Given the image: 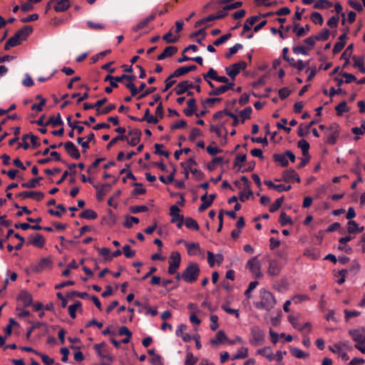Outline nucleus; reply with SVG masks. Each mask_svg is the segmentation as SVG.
Returning <instances> with one entry per match:
<instances>
[{"instance_id": "nucleus-49", "label": "nucleus", "mask_w": 365, "mask_h": 365, "mask_svg": "<svg viewBox=\"0 0 365 365\" xmlns=\"http://www.w3.org/2000/svg\"><path fill=\"white\" fill-rule=\"evenodd\" d=\"M163 147L164 145L163 144L156 143L155 145V153L160 155H163L165 158H168L170 153L168 151L162 150L161 148Z\"/></svg>"}, {"instance_id": "nucleus-42", "label": "nucleus", "mask_w": 365, "mask_h": 365, "mask_svg": "<svg viewBox=\"0 0 365 365\" xmlns=\"http://www.w3.org/2000/svg\"><path fill=\"white\" fill-rule=\"evenodd\" d=\"M248 356V349L241 348L238 350L237 353L232 357V360L245 359Z\"/></svg>"}, {"instance_id": "nucleus-10", "label": "nucleus", "mask_w": 365, "mask_h": 365, "mask_svg": "<svg viewBox=\"0 0 365 365\" xmlns=\"http://www.w3.org/2000/svg\"><path fill=\"white\" fill-rule=\"evenodd\" d=\"M194 88V85L189 81L180 82L173 89L177 95H182L186 93L189 89Z\"/></svg>"}, {"instance_id": "nucleus-24", "label": "nucleus", "mask_w": 365, "mask_h": 365, "mask_svg": "<svg viewBox=\"0 0 365 365\" xmlns=\"http://www.w3.org/2000/svg\"><path fill=\"white\" fill-rule=\"evenodd\" d=\"M185 245L189 255H196L200 250V245L197 242H185Z\"/></svg>"}, {"instance_id": "nucleus-40", "label": "nucleus", "mask_w": 365, "mask_h": 365, "mask_svg": "<svg viewBox=\"0 0 365 365\" xmlns=\"http://www.w3.org/2000/svg\"><path fill=\"white\" fill-rule=\"evenodd\" d=\"M284 200V197H281L277 198L274 203H272L269 207V212H274L282 206L283 202Z\"/></svg>"}, {"instance_id": "nucleus-28", "label": "nucleus", "mask_w": 365, "mask_h": 365, "mask_svg": "<svg viewBox=\"0 0 365 365\" xmlns=\"http://www.w3.org/2000/svg\"><path fill=\"white\" fill-rule=\"evenodd\" d=\"M309 31L310 26L309 24H307L304 27H298V24H296L293 28V31L296 33L298 38L305 36Z\"/></svg>"}, {"instance_id": "nucleus-15", "label": "nucleus", "mask_w": 365, "mask_h": 365, "mask_svg": "<svg viewBox=\"0 0 365 365\" xmlns=\"http://www.w3.org/2000/svg\"><path fill=\"white\" fill-rule=\"evenodd\" d=\"M282 180L287 182H291L292 180H295L297 182H300L301 181L299 176L293 169L283 171Z\"/></svg>"}, {"instance_id": "nucleus-1", "label": "nucleus", "mask_w": 365, "mask_h": 365, "mask_svg": "<svg viewBox=\"0 0 365 365\" xmlns=\"http://www.w3.org/2000/svg\"><path fill=\"white\" fill-rule=\"evenodd\" d=\"M260 298L261 301L255 303V307L257 309L269 311L276 304V299L273 294L264 289L260 290Z\"/></svg>"}, {"instance_id": "nucleus-25", "label": "nucleus", "mask_w": 365, "mask_h": 365, "mask_svg": "<svg viewBox=\"0 0 365 365\" xmlns=\"http://www.w3.org/2000/svg\"><path fill=\"white\" fill-rule=\"evenodd\" d=\"M227 338L224 331L220 330L216 334L215 338L210 340V344L212 345H217L222 343L224 341H227Z\"/></svg>"}, {"instance_id": "nucleus-47", "label": "nucleus", "mask_w": 365, "mask_h": 365, "mask_svg": "<svg viewBox=\"0 0 365 365\" xmlns=\"http://www.w3.org/2000/svg\"><path fill=\"white\" fill-rule=\"evenodd\" d=\"M339 135V132L331 133L328 134L327 140H326V143L329 145H334L337 140Z\"/></svg>"}, {"instance_id": "nucleus-50", "label": "nucleus", "mask_w": 365, "mask_h": 365, "mask_svg": "<svg viewBox=\"0 0 365 365\" xmlns=\"http://www.w3.org/2000/svg\"><path fill=\"white\" fill-rule=\"evenodd\" d=\"M245 190L247 192L246 193L243 192L240 193L239 199L241 202H245L253 195V192L250 190V187H245Z\"/></svg>"}, {"instance_id": "nucleus-29", "label": "nucleus", "mask_w": 365, "mask_h": 365, "mask_svg": "<svg viewBox=\"0 0 365 365\" xmlns=\"http://www.w3.org/2000/svg\"><path fill=\"white\" fill-rule=\"evenodd\" d=\"M247 267L252 273H256V271L260 269L259 262L257 257H255L247 262Z\"/></svg>"}, {"instance_id": "nucleus-34", "label": "nucleus", "mask_w": 365, "mask_h": 365, "mask_svg": "<svg viewBox=\"0 0 365 365\" xmlns=\"http://www.w3.org/2000/svg\"><path fill=\"white\" fill-rule=\"evenodd\" d=\"M257 353L262 356H264L269 361H272L274 359L272 351L271 348L269 346H265L261 349H259L257 351Z\"/></svg>"}, {"instance_id": "nucleus-11", "label": "nucleus", "mask_w": 365, "mask_h": 365, "mask_svg": "<svg viewBox=\"0 0 365 365\" xmlns=\"http://www.w3.org/2000/svg\"><path fill=\"white\" fill-rule=\"evenodd\" d=\"M104 346V343L98 344L95 345V349L97 351L98 356L103 359L101 363L103 365H110L113 361V357L110 355L104 354L101 350V347Z\"/></svg>"}, {"instance_id": "nucleus-64", "label": "nucleus", "mask_w": 365, "mask_h": 365, "mask_svg": "<svg viewBox=\"0 0 365 365\" xmlns=\"http://www.w3.org/2000/svg\"><path fill=\"white\" fill-rule=\"evenodd\" d=\"M133 223H139V219L136 217L131 216L124 222L123 225L127 228H130L132 227Z\"/></svg>"}, {"instance_id": "nucleus-59", "label": "nucleus", "mask_w": 365, "mask_h": 365, "mask_svg": "<svg viewBox=\"0 0 365 365\" xmlns=\"http://www.w3.org/2000/svg\"><path fill=\"white\" fill-rule=\"evenodd\" d=\"M252 113V108L250 106L246 107L244 110L240 112V116L243 120L249 119Z\"/></svg>"}, {"instance_id": "nucleus-4", "label": "nucleus", "mask_w": 365, "mask_h": 365, "mask_svg": "<svg viewBox=\"0 0 365 365\" xmlns=\"http://www.w3.org/2000/svg\"><path fill=\"white\" fill-rule=\"evenodd\" d=\"M247 66L246 62L240 61L237 63H233L230 66L225 67V71L227 76L234 81L236 76L240 73L241 71L245 70Z\"/></svg>"}, {"instance_id": "nucleus-12", "label": "nucleus", "mask_w": 365, "mask_h": 365, "mask_svg": "<svg viewBox=\"0 0 365 365\" xmlns=\"http://www.w3.org/2000/svg\"><path fill=\"white\" fill-rule=\"evenodd\" d=\"M141 135H142V133L140 129L135 128V129L130 130L128 132V135H130V136H132V138L130 140L128 138V140H126L128 141V145L130 146L136 145L140 140Z\"/></svg>"}, {"instance_id": "nucleus-18", "label": "nucleus", "mask_w": 365, "mask_h": 365, "mask_svg": "<svg viewBox=\"0 0 365 365\" xmlns=\"http://www.w3.org/2000/svg\"><path fill=\"white\" fill-rule=\"evenodd\" d=\"M45 242V239L41 235L36 234L33 237H30L28 243L36 247L41 248L44 246Z\"/></svg>"}, {"instance_id": "nucleus-46", "label": "nucleus", "mask_w": 365, "mask_h": 365, "mask_svg": "<svg viewBox=\"0 0 365 365\" xmlns=\"http://www.w3.org/2000/svg\"><path fill=\"white\" fill-rule=\"evenodd\" d=\"M128 140V135H118L113 138L107 145L106 148L110 149L115 143H116L118 140Z\"/></svg>"}, {"instance_id": "nucleus-5", "label": "nucleus", "mask_w": 365, "mask_h": 365, "mask_svg": "<svg viewBox=\"0 0 365 365\" xmlns=\"http://www.w3.org/2000/svg\"><path fill=\"white\" fill-rule=\"evenodd\" d=\"M33 28L31 26H25L19 30L12 37L9 38L16 46L21 44L22 41H25L32 33Z\"/></svg>"}, {"instance_id": "nucleus-44", "label": "nucleus", "mask_w": 365, "mask_h": 365, "mask_svg": "<svg viewBox=\"0 0 365 365\" xmlns=\"http://www.w3.org/2000/svg\"><path fill=\"white\" fill-rule=\"evenodd\" d=\"M242 48V45L240 43H237L235 46H232L229 49V52L225 53V58H230L232 55L235 54L239 50Z\"/></svg>"}, {"instance_id": "nucleus-17", "label": "nucleus", "mask_w": 365, "mask_h": 365, "mask_svg": "<svg viewBox=\"0 0 365 365\" xmlns=\"http://www.w3.org/2000/svg\"><path fill=\"white\" fill-rule=\"evenodd\" d=\"M197 69V66L195 65H190L188 66H182L176 69L173 73L172 77H180L183 76L189 72L194 71Z\"/></svg>"}, {"instance_id": "nucleus-61", "label": "nucleus", "mask_w": 365, "mask_h": 365, "mask_svg": "<svg viewBox=\"0 0 365 365\" xmlns=\"http://www.w3.org/2000/svg\"><path fill=\"white\" fill-rule=\"evenodd\" d=\"M36 354L41 358L43 362L46 365H52L54 363L53 359L46 354H41L40 352H36Z\"/></svg>"}, {"instance_id": "nucleus-45", "label": "nucleus", "mask_w": 365, "mask_h": 365, "mask_svg": "<svg viewBox=\"0 0 365 365\" xmlns=\"http://www.w3.org/2000/svg\"><path fill=\"white\" fill-rule=\"evenodd\" d=\"M279 222L282 226H285L287 224H292V219L287 215L284 212H282L279 216Z\"/></svg>"}, {"instance_id": "nucleus-55", "label": "nucleus", "mask_w": 365, "mask_h": 365, "mask_svg": "<svg viewBox=\"0 0 365 365\" xmlns=\"http://www.w3.org/2000/svg\"><path fill=\"white\" fill-rule=\"evenodd\" d=\"M175 77H172V73L165 80V86L164 88L163 89V92L167 91L168 89H170L175 83V81L173 80Z\"/></svg>"}, {"instance_id": "nucleus-6", "label": "nucleus", "mask_w": 365, "mask_h": 365, "mask_svg": "<svg viewBox=\"0 0 365 365\" xmlns=\"http://www.w3.org/2000/svg\"><path fill=\"white\" fill-rule=\"evenodd\" d=\"M181 257L178 252H173L170 256L168 273L174 274L180 265Z\"/></svg>"}, {"instance_id": "nucleus-53", "label": "nucleus", "mask_w": 365, "mask_h": 365, "mask_svg": "<svg viewBox=\"0 0 365 365\" xmlns=\"http://www.w3.org/2000/svg\"><path fill=\"white\" fill-rule=\"evenodd\" d=\"M78 123H82L86 125H89V123L87 120L85 121H75V125L73 126V130H76L78 135H81L83 130L84 128L83 126L78 125Z\"/></svg>"}, {"instance_id": "nucleus-57", "label": "nucleus", "mask_w": 365, "mask_h": 365, "mask_svg": "<svg viewBox=\"0 0 365 365\" xmlns=\"http://www.w3.org/2000/svg\"><path fill=\"white\" fill-rule=\"evenodd\" d=\"M311 19L314 24H319L320 25L323 24V17L319 12H313L311 15Z\"/></svg>"}, {"instance_id": "nucleus-60", "label": "nucleus", "mask_w": 365, "mask_h": 365, "mask_svg": "<svg viewBox=\"0 0 365 365\" xmlns=\"http://www.w3.org/2000/svg\"><path fill=\"white\" fill-rule=\"evenodd\" d=\"M173 34L172 31L170 30L167 34H165L163 36V39L166 41L168 43H173L178 41V37L177 38H172Z\"/></svg>"}, {"instance_id": "nucleus-48", "label": "nucleus", "mask_w": 365, "mask_h": 365, "mask_svg": "<svg viewBox=\"0 0 365 365\" xmlns=\"http://www.w3.org/2000/svg\"><path fill=\"white\" fill-rule=\"evenodd\" d=\"M177 51H178V48L176 46H167L164 49L163 53L166 56V58H168V57H170V56H173L175 53H177Z\"/></svg>"}, {"instance_id": "nucleus-52", "label": "nucleus", "mask_w": 365, "mask_h": 365, "mask_svg": "<svg viewBox=\"0 0 365 365\" xmlns=\"http://www.w3.org/2000/svg\"><path fill=\"white\" fill-rule=\"evenodd\" d=\"M353 48V44L349 45L346 50L341 54V58L346 60V63H349V58L352 53Z\"/></svg>"}, {"instance_id": "nucleus-7", "label": "nucleus", "mask_w": 365, "mask_h": 365, "mask_svg": "<svg viewBox=\"0 0 365 365\" xmlns=\"http://www.w3.org/2000/svg\"><path fill=\"white\" fill-rule=\"evenodd\" d=\"M180 210L177 205H172L170 208V215L172 217L171 222L176 223L178 228L183 225L184 217L179 214Z\"/></svg>"}, {"instance_id": "nucleus-27", "label": "nucleus", "mask_w": 365, "mask_h": 365, "mask_svg": "<svg viewBox=\"0 0 365 365\" xmlns=\"http://www.w3.org/2000/svg\"><path fill=\"white\" fill-rule=\"evenodd\" d=\"M289 351L292 356L297 359H306L309 354L297 347H291Z\"/></svg>"}, {"instance_id": "nucleus-19", "label": "nucleus", "mask_w": 365, "mask_h": 365, "mask_svg": "<svg viewBox=\"0 0 365 365\" xmlns=\"http://www.w3.org/2000/svg\"><path fill=\"white\" fill-rule=\"evenodd\" d=\"M51 264V260L48 257H43L40 259V261L33 267V270L35 272H40L45 268L49 267Z\"/></svg>"}, {"instance_id": "nucleus-2", "label": "nucleus", "mask_w": 365, "mask_h": 365, "mask_svg": "<svg viewBox=\"0 0 365 365\" xmlns=\"http://www.w3.org/2000/svg\"><path fill=\"white\" fill-rule=\"evenodd\" d=\"M200 270L196 262H190L186 269L182 272V280L187 283L195 282L200 274Z\"/></svg>"}, {"instance_id": "nucleus-31", "label": "nucleus", "mask_w": 365, "mask_h": 365, "mask_svg": "<svg viewBox=\"0 0 365 365\" xmlns=\"http://www.w3.org/2000/svg\"><path fill=\"white\" fill-rule=\"evenodd\" d=\"M297 146L302 150V155L304 156L309 155V143L304 139H302L298 141Z\"/></svg>"}, {"instance_id": "nucleus-26", "label": "nucleus", "mask_w": 365, "mask_h": 365, "mask_svg": "<svg viewBox=\"0 0 365 365\" xmlns=\"http://www.w3.org/2000/svg\"><path fill=\"white\" fill-rule=\"evenodd\" d=\"M63 122L61 119V114L59 113H57L56 118L54 116H51L46 122H45V125H51L52 127H57L58 125H63Z\"/></svg>"}, {"instance_id": "nucleus-35", "label": "nucleus", "mask_w": 365, "mask_h": 365, "mask_svg": "<svg viewBox=\"0 0 365 365\" xmlns=\"http://www.w3.org/2000/svg\"><path fill=\"white\" fill-rule=\"evenodd\" d=\"M80 217L81 218H84V219H87V220H94V219L97 218L98 215L94 210H91V209H87V210H85L84 211H83L80 214Z\"/></svg>"}, {"instance_id": "nucleus-8", "label": "nucleus", "mask_w": 365, "mask_h": 365, "mask_svg": "<svg viewBox=\"0 0 365 365\" xmlns=\"http://www.w3.org/2000/svg\"><path fill=\"white\" fill-rule=\"evenodd\" d=\"M349 335L352 339L356 342V344L365 343V329L361 327L359 329H350L349 331Z\"/></svg>"}, {"instance_id": "nucleus-22", "label": "nucleus", "mask_w": 365, "mask_h": 365, "mask_svg": "<svg viewBox=\"0 0 365 365\" xmlns=\"http://www.w3.org/2000/svg\"><path fill=\"white\" fill-rule=\"evenodd\" d=\"M94 187L96 190H98L97 198H98V200H101L103 199L104 195H106V193L110 191V190L111 188V185L108 183H106V184H103V185H101V187H99L97 185H95Z\"/></svg>"}, {"instance_id": "nucleus-36", "label": "nucleus", "mask_w": 365, "mask_h": 365, "mask_svg": "<svg viewBox=\"0 0 365 365\" xmlns=\"http://www.w3.org/2000/svg\"><path fill=\"white\" fill-rule=\"evenodd\" d=\"M43 179L42 177H38L36 178H33L29 182H24L21 184V186L25 188H34L37 185H39L40 181Z\"/></svg>"}, {"instance_id": "nucleus-30", "label": "nucleus", "mask_w": 365, "mask_h": 365, "mask_svg": "<svg viewBox=\"0 0 365 365\" xmlns=\"http://www.w3.org/2000/svg\"><path fill=\"white\" fill-rule=\"evenodd\" d=\"M247 159V155L245 154H239L236 156L234 163H233V167L234 168H238V171H241V168L242 166V164L245 163Z\"/></svg>"}, {"instance_id": "nucleus-38", "label": "nucleus", "mask_w": 365, "mask_h": 365, "mask_svg": "<svg viewBox=\"0 0 365 365\" xmlns=\"http://www.w3.org/2000/svg\"><path fill=\"white\" fill-rule=\"evenodd\" d=\"M185 225L187 228L194 230H198L200 227L193 218L192 217H187L185 220Z\"/></svg>"}, {"instance_id": "nucleus-62", "label": "nucleus", "mask_w": 365, "mask_h": 365, "mask_svg": "<svg viewBox=\"0 0 365 365\" xmlns=\"http://www.w3.org/2000/svg\"><path fill=\"white\" fill-rule=\"evenodd\" d=\"M347 231L349 233L357 232L358 224L355 221L349 220L347 223Z\"/></svg>"}, {"instance_id": "nucleus-58", "label": "nucleus", "mask_w": 365, "mask_h": 365, "mask_svg": "<svg viewBox=\"0 0 365 365\" xmlns=\"http://www.w3.org/2000/svg\"><path fill=\"white\" fill-rule=\"evenodd\" d=\"M335 110L337 113L338 115H341L343 113L347 111V106L346 101H342L340 103H339L336 108Z\"/></svg>"}, {"instance_id": "nucleus-14", "label": "nucleus", "mask_w": 365, "mask_h": 365, "mask_svg": "<svg viewBox=\"0 0 365 365\" xmlns=\"http://www.w3.org/2000/svg\"><path fill=\"white\" fill-rule=\"evenodd\" d=\"M53 2H56V5L53 6V8L54 10L57 12H63L70 7L69 0H50L48 5Z\"/></svg>"}, {"instance_id": "nucleus-33", "label": "nucleus", "mask_w": 365, "mask_h": 365, "mask_svg": "<svg viewBox=\"0 0 365 365\" xmlns=\"http://www.w3.org/2000/svg\"><path fill=\"white\" fill-rule=\"evenodd\" d=\"M81 302H79V301H76L75 302L74 304L70 305L68 307V313L70 314V317L72 318V319H75L76 317V310L78 309H80V312L82 311V309H81Z\"/></svg>"}, {"instance_id": "nucleus-3", "label": "nucleus", "mask_w": 365, "mask_h": 365, "mask_svg": "<svg viewBox=\"0 0 365 365\" xmlns=\"http://www.w3.org/2000/svg\"><path fill=\"white\" fill-rule=\"evenodd\" d=\"M265 334L259 327L255 326L251 328L250 343L254 346H257L264 342Z\"/></svg>"}, {"instance_id": "nucleus-9", "label": "nucleus", "mask_w": 365, "mask_h": 365, "mask_svg": "<svg viewBox=\"0 0 365 365\" xmlns=\"http://www.w3.org/2000/svg\"><path fill=\"white\" fill-rule=\"evenodd\" d=\"M63 145L66 153L71 158L76 160H78L81 158L80 152L73 142L68 141L65 143Z\"/></svg>"}, {"instance_id": "nucleus-63", "label": "nucleus", "mask_w": 365, "mask_h": 365, "mask_svg": "<svg viewBox=\"0 0 365 365\" xmlns=\"http://www.w3.org/2000/svg\"><path fill=\"white\" fill-rule=\"evenodd\" d=\"M148 210V207L145 205H136L132 206L130 207V211L132 213H138L142 212H146Z\"/></svg>"}, {"instance_id": "nucleus-20", "label": "nucleus", "mask_w": 365, "mask_h": 365, "mask_svg": "<svg viewBox=\"0 0 365 365\" xmlns=\"http://www.w3.org/2000/svg\"><path fill=\"white\" fill-rule=\"evenodd\" d=\"M18 299L23 302L24 307L31 306L33 302L32 295L25 290L20 292Z\"/></svg>"}, {"instance_id": "nucleus-37", "label": "nucleus", "mask_w": 365, "mask_h": 365, "mask_svg": "<svg viewBox=\"0 0 365 365\" xmlns=\"http://www.w3.org/2000/svg\"><path fill=\"white\" fill-rule=\"evenodd\" d=\"M200 200H202V203L198 207V211L202 212L211 205V201H208L207 192L201 196Z\"/></svg>"}, {"instance_id": "nucleus-56", "label": "nucleus", "mask_w": 365, "mask_h": 365, "mask_svg": "<svg viewBox=\"0 0 365 365\" xmlns=\"http://www.w3.org/2000/svg\"><path fill=\"white\" fill-rule=\"evenodd\" d=\"M332 4L328 0H319L314 5L316 9H326L331 6Z\"/></svg>"}, {"instance_id": "nucleus-41", "label": "nucleus", "mask_w": 365, "mask_h": 365, "mask_svg": "<svg viewBox=\"0 0 365 365\" xmlns=\"http://www.w3.org/2000/svg\"><path fill=\"white\" fill-rule=\"evenodd\" d=\"M197 360L198 359L194 356L192 353L187 352L184 365H195Z\"/></svg>"}, {"instance_id": "nucleus-16", "label": "nucleus", "mask_w": 365, "mask_h": 365, "mask_svg": "<svg viewBox=\"0 0 365 365\" xmlns=\"http://www.w3.org/2000/svg\"><path fill=\"white\" fill-rule=\"evenodd\" d=\"M281 271V267L276 259H270L269 261V267L267 274L270 276H277Z\"/></svg>"}, {"instance_id": "nucleus-32", "label": "nucleus", "mask_w": 365, "mask_h": 365, "mask_svg": "<svg viewBox=\"0 0 365 365\" xmlns=\"http://www.w3.org/2000/svg\"><path fill=\"white\" fill-rule=\"evenodd\" d=\"M86 26L88 29L95 31H101L106 29V25L104 24L96 23L91 20L86 21Z\"/></svg>"}, {"instance_id": "nucleus-54", "label": "nucleus", "mask_w": 365, "mask_h": 365, "mask_svg": "<svg viewBox=\"0 0 365 365\" xmlns=\"http://www.w3.org/2000/svg\"><path fill=\"white\" fill-rule=\"evenodd\" d=\"M123 252L127 258H132L135 255V251L132 250L128 245L123 247Z\"/></svg>"}, {"instance_id": "nucleus-51", "label": "nucleus", "mask_w": 365, "mask_h": 365, "mask_svg": "<svg viewBox=\"0 0 365 365\" xmlns=\"http://www.w3.org/2000/svg\"><path fill=\"white\" fill-rule=\"evenodd\" d=\"M14 325H18V323L13 319H9V324L4 328V331L6 336H9L12 333V327Z\"/></svg>"}, {"instance_id": "nucleus-43", "label": "nucleus", "mask_w": 365, "mask_h": 365, "mask_svg": "<svg viewBox=\"0 0 365 365\" xmlns=\"http://www.w3.org/2000/svg\"><path fill=\"white\" fill-rule=\"evenodd\" d=\"M231 36H232V34L227 33V34L220 36V38H217L216 40H215L213 42V45L215 46H218L224 43L227 40H229L231 38Z\"/></svg>"}, {"instance_id": "nucleus-13", "label": "nucleus", "mask_w": 365, "mask_h": 365, "mask_svg": "<svg viewBox=\"0 0 365 365\" xmlns=\"http://www.w3.org/2000/svg\"><path fill=\"white\" fill-rule=\"evenodd\" d=\"M16 196L22 199L35 197L36 200L41 201L43 198L44 194L41 191H23L18 193Z\"/></svg>"}, {"instance_id": "nucleus-23", "label": "nucleus", "mask_w": 365, "mask_h": 365, "mask_svg": "<svg viewBox=\"0 0 365 365\" xmlns=\"http://www.w3.org/2000/svg\"><path fill=\"white\" fill-rule=\"evenodd\" d=\"M273 160L275 163H279L282 167H287L289 161L287 159L286 151L282 154L275 153L273 155Z\"/></svg>"}, {"instance_id": "nucleus-21", "label": "nucleus", "mask_w": 365, "mask_h": 365, "mask_svg": "<svg viewBox=\"0 0 365 365\" xmlns=\"http://www.w3.org/2000/svg\"><path fill=\"white\" fill-rule=\"evenodd\" d=\"M187 108L184 109L183 112L187 116H191L192 115L196 110H197V105H196V101L195 98H190L187 102Z\"/></svg>"}, {"instance_id": "nucleus-39", "label": "nucleus", "mask_w": 365, "mask_h": 365, "mask_svg": "<svg viewBox=\"0 0 365 365\" xmlns=\"http://www.w3.org/2000/svg\"><path fill=\"white\" fill-rule=\"evenodd\" d=\"M330 35V31L328 29H323L319 34L314 36V38L319 41H324L329 38Z\"/></svg>"}]
</instances>
